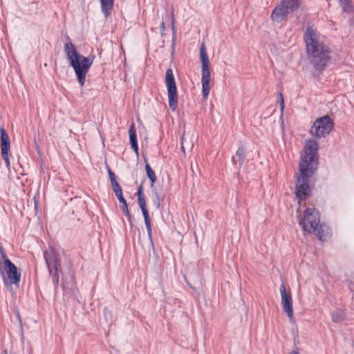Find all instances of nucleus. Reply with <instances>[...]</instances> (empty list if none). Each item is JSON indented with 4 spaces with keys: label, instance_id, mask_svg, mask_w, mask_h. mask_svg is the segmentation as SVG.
<instances>
[{
    "label": "nucleus",
    "instance_id": "1",
    "mask_svg": "<svg viewBox=\"0 0 354 354\" xmlns=\"http://www.w3.org/2000/svg\"><path fill=\"white\" fill-rule=\"evenodd\" d=\"M318 143L308 140L301 155L299 162L300 176H297L295 194L299 201L304 200L310 192L309 178L316 171L318 165Z\"/></svg>",
    "mask_w": 354,
    "mask_h": 354
},
{
    "label": "nucleus",
    "instance_id": "2",
    "mask_svg": "<svg viewBox=\"0 0 354 354\" xmlns=\"http://www.w3.org/2000/svg\"><path fill=\"white\" fill-rule=\"evenodd\" d=\"M306 55L315 70L324 71L330 63L331 50L325 37L315 29L308 27L304 35Z\"/></svg>",
    "mask_w": 354,
    "mask_h": 354
},
{
    "label": "nucleus",
    "instance_id": "3",
    "mask_svg": "<svg viewBox=\"0 0 354 354\" xmlns=\"http://www.w3.org/2000/svg\"><path fill=\"white\" fill-rule=\"evenodd\" d=\"M64 51L70 65L74 69L80 86H83L86 81V75L93 64V58L81 55L77 53L75 46L70 41L65 44Z\"/></svg>",
    "mask_w": 354,
    "mask_h": 354
},
{
    "label": "nucleus",
    "instance_id": "4",
    "mask_svg": "<svg viewBox=\"0 0 354 354\" xmlns=\"http://www.w3.org/2000/svg\"><path fill=\"white\" fill-rule=\"evenodd\" d=\"M299 223L304 232H314L320 241L326 239L328 232L324 229L325 226L319 224V214L316 209H306L303 218L299 219Z\"/></svg>",
    "mask_w": 354,
    "mask_h": 354
},
{
    "label": "nucleus",
    "instance_id": "5",
    "mask_svg": "<svg viewBox=\"0 0 354 354\" xmlns=\"http://www.w3.org/2000/svg\"><path fill=\"white\" fill-rule=\"evenodd\" d=\"M303 0H281L271 14V19L277 23L281 22L288 15L297 10L302 5Z\"/></svg>",
    "mask_w": 354,
    "mask_h": 354
},
{
    "label": "nucleus",
    "instance_id": "6",
    "mask_svg": "<svg viewBox=\"0 0 354 354\" xmlns=\"http://www.w3.org/2000/svg\"><path fill=\"white\" fill-rule=\"evenodd\" d=\"M200 59L202 64V93L203 97H204V99H206L210 91L209 82L211 79V73L209 69V60L207 55L206 47L204 43H202L200 48Z\"/></svg>",
    "mask_w": 354,
    "mask_h": 354
},
{
    "label": "nucleus",
    "instance_id": "7",
    "mask_svg": "<svg viewBox=\"0 0 354 354\" xmlns=\"http://www.w3.org/2000/svg\"><path fill=\"white\" fill-rule=\"evenodd\" d=\"M44 257L49 274L52 276V281L55 285L59 283V270L60 262L58 252L53 248H49L44 252Z\"/></svg>",
    "mask_w": 354,
    "mask_h": 354
},
{
    "label": "nucleus",
    "instance_id": "8",
    "mask_svg": "<svg viewBox=\"0 0 354 354\" xmlns=\"http://www.w3.org/2000/svg\"><path fill=\"white\" fill-rule=\"evenodd\" d=\"M333 122L328 115L317 118L312 126L310 133L317 138L321 139L328 136L333 129Z\"/></svg>",
    "mask_w": 354,
    "mask_h": 354
},
{
    "label": "nucleus",
    "instance_id": "9",
    "mask_svg": "<svg viewBox=\"0 0 354 354\" xmlns=\"http://www.w3.org/2000/svg\"><path fill=\"white\" fill-rule=\"evenodd\" d=\"M165 84L168 93V103L172 111H175L178 105L177 89L173 71L169 68L165 74Z\"/></svg>",
    "mask_w": 354,
    "mask_h": 354
},
{
    "label": "nucleus",
    "instance_id": "10",
    "mask_svg": "<svg viewBox=\"0 0 354 354\" xmlns=\"http://www.w3.org/2000/svg\"><path fill=\"white\" fill-rule=\"evenodd\" d=\"M1 272L6 274L3 277V281L7 286L15 285L17 287L21 279V272L18 268L11 261H6V266H2Z\"/></svg>",
    "mask_w": 354,
    "mask_h": 354
},
{
    "label": "nucleus",
    "instance_id": "11",
    "mask_svg": "<svg viewBox=\"0 0 354 354\" xmlns=\"http://www.w3.org/2000/svg\"><path fill=\"white\" fill-rule=\"evenodd\" d=\"M279 291L281 297V306L283 307V310L287 314L290 320L293 321L294 311L290 290H287L285 284L282 283L280 286Z\"/></svg>",
    "mask_w": 354,
    "mask_h": 354
},
{
    "label": "nucleus",
    "instance_id": "12",
    "mask_svg": "<svg viewBox=\"0 0 354 354\" xmlns=\"http://www.w3.org/2000/svg\"><path fill=\"white\" fill-rule=\"evenodd\" d=\"M1 133V147L2 158L6 162V167L8 170L10 168L8 151L10 150V138L3 127L0 129Z\"/></svg>",
    "mask_w": 354,
    "mask_h": 354
},
{
    "label": "nucleus",
    "instance_id": "13",
    "mask_svg": "<svg viewBox=\"0 0 354 354\" xmlns=\"http://www.w3.org/2000/svg\"><path fill=\"white\" fill-rule=\"evenodd\" d=\"M138 203H139V206L141 209V211H142V215L144 217L145 223V225L147 227V234H148L149 239L151 241H152V229H151V221H150L149 212L147 208L145 198H140V200H138Z\"/></svg>",
    "mask_w": 354,
    "mask_h": 354
},
{
    "label": "nucleus",
    "instance_id": "14",
    "mask_svg": "<svg viewBox=\"0 0 354 354\" xmlns=\"http://www.w3.org/2000/svg\"><path fill=\"white\" fill-rule=\"evenodd\" d=\"M116 197L118 198L119 202L121 203L120 208L123 212L124 214L128 218V220L131 222V215L128 209V205L126 200L123 197L122 195V189L121 187H116V188L113 189Z\"/></svg>",
    "mask_w": 354,
    "mask_h": 354
},
{
    "label": "nucleus",
    "instance_id": "15",
    "mask_svg": "<svg viewBox=\"0 0 354 354\" xmlns=\"http://www.w3.org/2000/svg\"><path fill=\"white\" fill-rule=\"evenodd\" d=\"M129 140L131 148L136 153L138 154V145L137 142L136 130L135 124L132 123L129 129Z\"/></svg>",
    "mask_w": 354,
    "mask_h": 354
},
{
    "label": "nucleus",
    "instance_id": "16",
    "mask_svg": "<svg viewBox=\"0 0 354 354\" xmlns=\"http://www.w3.org/2000/svg\"><path fill=\"white\" fill-rule=\"evenodd\" d=\"M113 3L114 0H100L102 12L106 17L110 15Z\"/></svg>",
    "mask_w": 354,
    "mask_h": 354
},
{
    "label": "nucleus",
    "instance_id": "17",
    "mask_svg": "<svg viewBox=\"0 0 354 354\" xmlns=\"http://www.w3.org/2000/svg\"><path fill=\"white\" fill-rule=\"evenodd\" d=\"M145 169L147 172V177L149 178L151 183V186L156 183V176L154 171L152 169V168L150 167L149 164L146 162L145 164Z\"/></svg>",
    "mask_w": 354,
    "mask_h": 354
},
{
    "label": "nucleus",
    "instance_id": "18",
    "mask_svg": "<svg viewBox=\"0 0 354 354\" xmlns=\"http://www.w3.org/2000/svg\"><path fill=\"white\" fill-rule=\"evenodd\" d=\"M236 156L239 158L240 167L243 164L245 158V149L243 146H240L236 153Z\"/></svg>",
    "mask_w": 354,
    "mask_h": 354
},
{
    "label": "nucleus",
    "instance_id": "19",
    "mask_svg": "<svg viewBox=\"0 0 354 354\" xmlns=\"http://www.w3.org/2000/svg\"><path fill=\"white\" fill-rule=\"evenodd\" d=\"M187 138L185 135H183L182 139H181V149L183 151L185 152V149H192L194 144L192 142H189L187 140Z\"/></svg>",
    "mask_w": 354,
    "mask_h": 354
},
{
    "label": "nucleus",
    "instance_id": "20",
    "mask_svg": "<svg viewBox=\"0 0 354 354\" xmlns=\"http://www.w3.org/2000/svg\"><path fill=\"white\" fill-rule=\"evenodd\" d=\"M344 319V314L342 311L337 310L332 313V320L334 322H340Z\"/></svg>",
    "mask_w": 354,
    "mask_h": 354
},
{
    "label": "nucleus",
    "instance_id": "21",
    "mask_svg": "<svg viewBox=\"0 0 354 354\" xmlns=\"http://www.w3.org/2000/svg\"><path fill=\"white\" fill-rule=\"evenodd\" d=\"M108 174H109V176L111 184L113 187V189L116 188V187H120L119 183L117 182V180L115 179V174L111 170V169H109Z\"/></svg>",
    "mask_w": 354,
    "mask_h": 354
},
{
    "label": "nucleus",
    "instance_id": "22",
    "mask_svg": "<svg viewBox=\"0 0 354 354\" xmlns=\"http://www.w3.org/2000/svg\"><path fill=\"white\" fill-rule=\"evenodd\" d=\"M342 9L344 12H349L351 11V0H339Z\"/></svg>",
    "mask_w": 354,
    "mask_h": 354
},
{
    "label": "nucleus",
    "instance_id": "23",
    "mask_svg": "<svg viewBox=\"0 0 354 354\" xmlns=\"http://www.w3.org/2000/svg\"><path fill=\"white\" fill-rule=\"evenodd\" d=\"M0 252H1V256L2 258V261H3V262L0 261V265L2 267V266L6 265V261H11L8 259L6 254L3 251V250L1 248H0Z\"/></svg>",
    "mask_w": 354,
    "mask_h": 354
},
{
    "label": "nucleus",
    "instance_id": "24",
    "mask_svg": "<svg viewBox=\"0 0 354 354\" xmlns=\"http://www.w3.org/2000/svg\"><path fill=\"white\" fill-rule=\"evenodd\" d=\"M137 195H138V199L140 200V198H145V196L142 194V186L140 185L138 190V192H137Z\"/></svg>",
    "mask_w": 354,
    "mask_h": 354
},
{
    "label": "nucleus",
    "instance_id": "25",
    "mask_svg": "<svg viewBox=\"0 0 354 354\" xmlns=\"http://www.w3.org/2000/svg\"><path fill=\"white\" fill-rule=\"evenodd\" d=\"M279 97H280V100H281V102H280L281 110L283 111L285 107V105H284L283 95L281 93H279Z\"/></svg>",
    "mask_w": 354,
    "mask_h": 354
},
{
    "label": "nucleus",
    "instance_id": "26",
    "mask_svg": "<svg viewBox=\"0 0 354 354\" xmlns=\"http://www.w3.org/2000/svg\"><path fill=\"white\" fill-rule=\"evenodd\" d=\"M160 28H161L162 32H163L165 31V23L164 22L161 23Z\"/></svg>",
    "mask_w": 354,
    "mask_h": 354
},
{
    "label": "nucleus",
    "instance_id": "27",
    "mask_svg": "<svg viewBox=\"0 0 354 354\" xmlns=\"http://www.w3.org/2000/svg\"><path fill=\"white\" fill-rule=\"evenodd\" d=\"M288 354H299L298 351H292L291 352H290Z\"/></svg>",
    "mask_w": 354,
    "mask_h": 354
}]
</instances>
